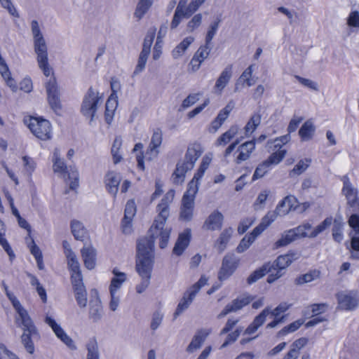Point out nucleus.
Segmentation results:
<instances>
[{
  "label": "nucleus",
  "instance_id": "nucleus-1",
  "mask_svg": "<svg viewBox=\"0 0 359 359\" xmlns=\"http://www.w3.org/2000/svg\"><path fill=\"white\" fill-rule=\"evenodd\" d=\"M173 195L169 198L168 194L164 196L156 207L158 212L153 224L148 231L149 236L140 238L137 243L136 270L142 280L136 286L137 293H142L149 286L151 273L154 262V243L159 238V247L165 248L168 243L171 229L165 228V224L170 215V204Z\"/></svg>",
  "mask_w": 359,
  "mask_h": 359
},
{
  "label": "nucleus",
  "instance_id": "nucleus-2",
  "mask_svg": "<svg viewBox=\"0 0 359 359\" xmlns=\"http://www.w3.org/2000/svg\"><path fill=\"white\" fill-rule=\"evenodd\" d=\"M31 27L34 38V48L37 55L36 60L39 67L46 77L50 75L53 76L52 68L48 64L47 45L37 20H32ZM46 88L48 103L51 109L57 112V110L61 109L62 106L56 79L54 76L50 78L46 84Z\"/></svg>",
  "mask_w": 359,
  "mask_h": 359
},
{
  "label": "nucleus",
  "instance_id": "nucleus-3",
  "mask_svg": "<svg viewBox=\"0 0 359 359\" xmlns=\"http://www.w3.org/2000/svg\"><path fill=\"white\" fill-rule=\"evenodd\" d=\"M2 286L4 289L8 299L11 302L13 308L18 313V316L16 317V323L22 327L23 334L21 336L22 343L23 344L26 351L32 354L34 352V345L32 339V335L37 333L36 327L34 326L30 316L27 310L21 305L18 298L8 290L7 285L3 282Z\"/></svg>",
  "mask_w": 359,
  "mask_h": 359
},
{
  "label": "nucleus",
  "instance_id": "nucleus-4",
  "mask_svg": "<svg viewBox=\"0 0 359 359\" xmlns=\"http://www.w3.org/2000/svg\"><path fill=\"white\" fill-rule=\"evenodd\" d=\"M2 286L4 289L8 299L11 302L13 308L18 313V316L16 317V323L22 327L23 334L21 336L22 343L23 344L26 351L32 354L34 352V345L32 339V335L37 333L36 327L34 326L30 316L27 310L21 305L18 298L8 290L7 285L3 282Z\"/></svg>",
  "mask_w": 359,
  "mask_h": 359
},
{
  "label": "nucleus",
  "instance_id": "nucleus-5",
  "mask_svg": "<svg viewBox=\"0 0 359 359\" xmlns=\"http://www.w3.org/2000/svg\"><path fill=\"white\" fill-rule=\"evenodd\" d=\"M62 246L67 259L69 270L72 273L71 282L75 293L76 302L81 308H84L87 305V292L83 283L80 264L76 255L69 248L67 241H64Z\"/></svg>",
  "mask_w": 359,
  "mask_h": 359
},
{
  "label": "nucleus",
  "instance_id": "nucleus-6",
  "mask_svg": "<svg viewBox=\"0 0 359 359\" xmlns=\"http://www.w3.org/2000/svg\"><path fill=\"white\" fill-rule=\"evenodd\" d=\"M333 219L332 217H326L320 224L311 230V225L309 223H304L298 226L295 229H290L282 234L281 237L277 240L273 246V250L285 247L292 243L298 237H310L315 238L318 234L328 228L332 223Z\"/></svg>",
  "mask_w": 359,
  "mask_h": 359
},
{
  "label": "nucleus",
  "instance_id": "nucleus-7",
  "mask_svg": "<svg viewBox=\"0 0 359 359\" xmlns=\"http://www.w3.org/2000/svg\"><path fill=\"white\" fill-rule=\"evenodd\" d=\"M289 141L290 137L288 135H282L274 140L273 151L266 160L257 166L252 175V180L264 177L273 167L279 164L284 159L287 152L285 145Z\"/></svg>",
  "mask_w": 359,
  "mask_h": 359
},
{
  "label": "nucleus",
  "instance_id": "nucleus-8",
  "mask_svg": "<svg viewBox=\"0 0 359 359\" xmlns=\"http://www.w3.org/2000/svg\"><path fill=\"white\" fill-rule=\"evenodd\" d=\"M202 153V147L198 143L194 142L188 147L184 161L177 164L172 175L173 184H180L184 182L186 173L194 168L196 161Z\"/></svg>",
  "mask_w": 359,
  "mask_h": 359
},
{
  "label": "nucleus",
  "instance_id": "nucleus-9",
  "mask_svg": "<svg viewBox=\"0 0 359 359\" xmlns=\"http://www.w3.org/2000/svg\"><path fill=\"white\" fill-rule=\"evenodd\" d=\"M53 169L57 173L66 183L69 182V189L76 191L79 187V172L74 168L67 167L63 160L60 158V152L55 149L53 154Z\"/></svg>",
  "mask_w": 359,
  "mask_h": 359
},
{
  "label": "nucleus",
  "instance_id": "nucleus-10",
  "mask_svg": "<svg viewBox=\"0 0 359 359\" xmlns=\"http://www.w3.org/2000/svg\"><path fill=\"white\" fill-rule=\"evenodd\" d=\"M239 141L231 143L224 151V158L229 160L233 157V161L236 164H240L247 161L255 149V140L246 141L238 145Z\"/></svg>",
  "mask_w": 359,
  "mask_h": 359
},
{
  "label": "nucleus",
  "instance_id": "nucleus-11",
  "mask_svg": "<svg viewBox=\"0 0 359 359\" xmlns=\"http://www.w3.org/2000/svg\"><path fill=\"white\" fill-rule=\"evenodd\" d=\"M24 121L32 133L41 140H48L52 137V127L50 123L42 118L29 116L25 118Z\"/></svg>",
  "mask_w": 359,
  "mask_h": 359
},
{
  "label": "nucleus",
  "instance_id": "nucleus-12",
  "mask_svg": "<svg viewBox=\"0 0 359 359\" xmlns=\"http://www.w3.org/2000/svg\"><path fill=\"white\" fill-rule=\"evenodd\" d=\"M197 192V185H194L193 182H189L182 199L180 215L182 220L188 222L192 219L194 210V201Z\"/></svg>",
  "mask_w": 359,
  "mask_h": 359
},
{
  "label": "nucleus",
  "instance_id": "nucleus-13",
  "mask_svg": "<svg viewBox=\"0 0 359 359\" xmlns=\"http://www.w3.org/2000/svg\"><path fill=\"white\" fill-rule=\"evenodd\" d=\"M205 1L191 0L185 10H184L187 1L180 0L171 21L170 28L172 29L177 28L180 24L182 18H188L191 17Z\"/></svg>",
  "mask_w": 359,
  "mask_h": 359
},
{
  "label": "nucleus",
  "instance_id": "nucleus-14",
  "mask_svg": "<svg viewBox=\"0 0 359 359\" xmlns=\"http://www.w3.org/2000/svg\"><path fill=\"white\" fill-rule=\"evenodd\" d=\"M208 278L204 276H201L200 279L191 286L184 294L182 299L178 304L177 309L175 311L174 316L177 317L187 309L191 304L194 299L200 290L207 284Z\"/></svg>",
  "mask_w": 359,
  "mask_h": 359
},
{
  "label": "nucleus",
  "instance_id": "nucleus-15",
  "mask_svg": "<svg viewBox=\"0 0 359 359\" xmlns=\"http://www.w3.org/2000/svg\"><path fill=\"white\" fill-rule=\"evenodd\" d=\"M100 101L98 93H95L92 87H90L85 95L81 107L82 114L90 118L91 121L95 116L97 104Z\"/></svg>",
  "mask_w": 359,
  "mask_h": 359
},
{
  "label": "nucleus",
  "instance_id": "nucleus-16",
  "mask_svg": "<svg viewBox=\"0 0 359 359\" xmlns=\"http://www.w3.org/2000/svg\"><path fill=\"white\" fill-rule=\"evenodd\" d=\"M297 259V254L291 250L285 255H279L273 262V264H270L271 270L273 269L277 270V271L276 274L271 273L268 276V283H271L280 278L281 276L280 271L287 268Z\"/></svg>",
  "mask_w": 359,
  "mask_h": 359
},
{
  "label": "nucleus",
  "instance_id": "nucleus-17",
  "mask_svg": "<svg viewBox=\"0 0 359 359\" xmlns=\"http://www.w3.org/2000/svg\"><path fill=\"white\" fill-rule=\"evenodd\" d=\"M343 188L342 194L346 196L347 205L353 212H359V197L358 191L353 188L347 175L342 177Z\"/></svg>",
  "mask_w": 359,
  "mask_h": 359
},
{
  "label": "nucleus",
  "instance_id": "nucleus-18",
  "mask_svg": "<svg viewBox=\"0 0 359 359\" xmlns=\"http://www.w3.org/2000/svg\"><path fill=\"white\" fill-rule=\"evenodd\" d=\"M240 259L233 255H226L222 263V266L218 271V279L220 281L228 279L237 269Z\"/></svg>",
  "mask_w": 359,
  "mask_h": 359
},
{
  "label": "nucleus",
  "instance_id": "nucleus-19",
  "mask_svg": "<svg viewBox=\"0 0 359 359\" xmlns=\"http://www.w3.org/2000/svg\"><path fill=\"white\" fill-rule=\"evenodd\" d=\"M253 299L254 297L250 295H245L233 299L231 304H227L218 314L217 318L221 319L232 311H237L243 309L244 306L248 305Z\"/></svg>",
  "mask_w": 359,
  "mask_h": 359
},
{
  "label": "nucleus",
  "instance_id": "nucleus-20",
  "mask_svg": "<svg viewBox=\"0 0 359 359\" xmlns=\"http://www.w3.org/2000/svg\"><path fill=\"white\" fill-rule=\"evenodd\" d=\"M136 205L133 199L128 201L126 205L124 217L121 221V228L124 233L132 231V222L136 214Z\"/></svg>",
  "mask_w": 359,
  "mask_h": 359
},
{
  "label": "nucleus",
  "instance_id": "nucleus-21",
  "mask_svg": "<svg viewBox=\"0 0 359 359\" xmlns=\"http://www.w3.org/2000/svg\"><path fill=\"white\" fill-rule=\"evenodd\" d=\"M45 322L47 323L53 330L55 335L60 339L64 344H65L69 348L72 349L76 348L73 340L66 334L64 330L58 325L56 321L50 316H46Z\"/></svg>",
  "mask_w": 359,
  "mask_h": 359
},
{
  "label": "nucleus",
  "instance_id": "nucleus-22",
  "mask_svg": "<svg viewBox=\"0 0 359 359\" xmlns=\"http://www.w3.org/2000/svg\"><path fill=\"white\" fill-rule=\"evenodd\" d=\"M191 239V231L190 229H185L180 233L172 249V254L176 256H181L190 244Z\"/></svg>",
  "mask_w": 359,
  "mask_h": 359
},
{
  "label": "nucleus",
  "instance_id": "nucleus-23",
  "mask_svg": "<svg viewBox=\"0 0 359 359\" xmlns=\"http://www.w3.org/2000/svg\"><path fill=\"white\" fill-rule=\"evenodd\" d=\"M297 198L294 196H287L278 203L276 211L280 215H285L292 210H297Z\"/></svg>",
  "mask_w": 359,
  "mask_h": 359
},
{
  "label": "nucleus",
  "instance_id": "nucleus-24",
  "mask_svg": "<svg viewBox=\"0 0 359 359\" xmlns=\"http://www.w3.org/2000/svg\"><path fill=\"white\" fill-rule=\"evenodd\" d=\"M121 182L120 175L114 171H108L104 177V184L109 193L116 197Z\"/></svg>",
  "mask_w": 359,
  "mask_h": 359
},
{
  "label": "nucleus",
  "instance_id": "nucleus-25",
  "mask_svg": "<svg viewBox=\"0 0 359 359\" xmlns=\"http://www.w3.org/2000/svg\"><path fill=\"white\" fill-rule=\"evenodd\" d=\"M81 257L86 268L93 269L96 265L97 252L96 250L91 245L84 246L81 250Z\"/></svg>",
  "mask_w": 359,
  "mask_h": 359
},
{
  "label": "nucleus",
  "instance_id": "nucleus-26",
  "mask_svg": "<svg viewBox=\"0 0 359 359\" xmlns=\"http://www.w3.org/2000/svg\"><path fill=\"white\" fill-rule=\"evenodd\" d=\"M232 109L233 105H231V103H229L225 107L221 109L216 118L212 121L209 131L210 133H215L229 117Z\"/></svg>",
  "mask_w": 359,
  "mask_h": 359
},
{
  "label": "nucleus",
  "instance_id": "nucleus-27",
  "mask_svg": "<svg viewBox=\"0 0 359 359\" xmlns=\"http://www.w3.org/2000/svg\"><path fill=\"white\" fill-rule=\"evenodd\" d=\"M337 299L338 307L343 310H353L359 304V299L356 296L351 294H339Z\"/></svg>",
  "mask_w": 359,
  "mask_h": 359
},
{
  "label": "nucleus",
  "instance_id": "nucleus-28",
  "mask_svg": "<svg viewBox=\"0 0 359 359\" xmlns=\"http://www.w3.org/2000/svg\"><path fill=\"white\" fill-rule=\"evenodd\" d=\"M25 243L30 253L34 257L37 266L40 270L44 269L43 254L39 246L36 244L33 236L25 237Z\"/></svg>",
  "mask_w": 359,
  "mask_h": 359
},
{
  "label": "nucleus",
  "instance_id": "nucleus-29",
  "mask_svg": "<svg viewBox=\"0 0 359 359\" xmlns=\"http://www.w3.org/2000/svg\"><path fill=\"white\" fill-rule=\"evenodd\" d=\"M223 221V215L218 210H215L205 221L203 228L211 231L219 230L222 226Z\"/></svg>",
  "mask_w": 359,
  "mask_h": 359
},
{
  "label": "nucleus",
  "instance_id": "nucleus-30",
  "mask_svg": "<svg viewBox=\"0 0 359 359\" xmlns=\"http://www.w3.org/2000/svg\"><path fill=\"white\" fill-rule=\"evenodd\" d=\"M308 341L309 340L306 337H301L294 341L290 346V348L282 359H297L301 349L307 344Z\"/></svg>",
  "mask_w": 359,
  "mask_h": 359
},
{
  "label": "nucleus",
  "instance_id": "nucleus-31",
  "mask_svg": "<svg viewBox=\"0 0 359 359\" xmlns=\"http://www.w3.org/2000/svg\"><path fill=\"white\" fill-rule=\"evenodd\" d=\"M232 65H229L222 72L215 84V90L222 93L232 76Z\"/></svg>",
  "mask_w": 359,
  "mask_h": 359
},
{
  "label": "nucleus",
  "instance_id": "nucleus-32",
  "mask_svg": "<svg viewBox=\"0 0 359 359\" xmlns=\"http://www.w3.org/2000/svg\"><path fill=\"white\" fill-rule=\"evenodd\" d=\"M71 230L76 240L83 243H86L89 240L88 231L79 221L74 219L71 222Z\"/></svg>",
  "mask_w": 359,
  "mask_h": 359
},
{
  "label": "nucleus",
  "instance_id": "nucleus-33",
  "mask_svg": "<svg viewBox=\"0 0 359 359\" xmlns=\"http://www.w3.org/2000/svg\"><path fill=\"white\" fill-rule=\"evenodd\" d=\"M278 214L276 209L269 211L262 219L261 222L252 230L258 236L276 219Z\"/></svg>",
  "mask_w": 359,
  "mask_h": 359
},
{
  "label": "nucleus",
  "instance_id": "nucleus-34",
  "mask_svg": "<svg viewBox=\"0 0 359 359\" xmlns=\"http://www.w3.org/2000/svg\"><path fill=\"white\" fill-rule=\"evenodd\" d=\"M270 313L269 309H264L258 316H257L253 321L248 325L245 330V333L251 335L257 332L258 328L261 327L265 322L266 316Z\"/></svg>",
  "mask_w": 359,
  "mask_h": 359
},
{
  "label": "nucleus",
  "instance_id": "nucleus-35",
  "mask_svg": "<svg viewBox=\"0 0 359 359\" xmlns=\"http://www.w3.org/2000/svg\"><path fill=\"white\" fill-rule=\"evenodd\" d=\"M114 276L111 280L109 285L110 295L116 294L117 290L121 288L122 284L126 280V274L123 272H119L116 269L112 271Z\"/></svg>",
  "mask_w": 359,
  "mask_h": 359
},
{
  "label": "nucleus",
  "instance_id": "nucleus-36",
  "mask_svg": "<svg viewBox=\"0 0 359 359\" xmlns=\"http://www.w3.org/2000/svg\"><path fill=\"white\" fill-rule=\"evenodd\" d=\"M316 132V126L311 120L306 121L299 130V135L302 141H309L313 138Z\"/></svg>",
  "mask_w": 359,
  "mask_h": 359
},
{
  "label": "nucleus",
  "instance_id": "nucleus-37",
  "mask_svg": "<svg viewBox=\"0 0 359 359\" xmlns=\"http://www.w3.org/2000/svg\"><path fill=\"white\" fill-rule=\"evenodd\" d=\"M118 106V96L109 95L105 104L104 117L107 123H110L112 121L114 111Z\"/></svg>",
  "mask_w": 359,
  "mask_h": 359
},
{
  "label": "nucleus",
  "instance_id": "nucleus-38",
  "mask_svg": "<svg viewBox=\"0 0 359 359\" xmlns=\"http://www.w3.org/2000/svg\"><path fill=\"white\" fill-rule=\"evenodd\" d=\"M261 120L262 116L259 113H254L251 116L243 128L246 137H250L256 130L261 123Z\"/></svg>",
  "mask_w": 359,
  "mask_h": 359
},
{
  "label": "nucleus",
  "instance_id": "nucleus-39",
  "mask_svg": "<svg viewBox=\"0 0 359 359\" xmlns=\"http://www.w3.org/2000/svg\"><path fill=\"white\" fill-rule=\"evenodd\" d=\"M238 126H232L230 128L222 133L216 140L215 145L216 146H224L229 143L237 135L238 133Z\"/></svg>",
  "mask_w": 359,
  "mask_h": 359
},
{
  "label": "nucleus",
  "instance_id": "nucleus-40",
  "mask_svg": "<svg viewBox=\"0 0 359 359\" xmlns=\"http://www.w3.org/2000/svg\"><path fill=\"white\" fill-rule=\"evenodd\" d=\"M233 233V229L231 227L226 228L220 233L219 238L216 241V245L218 251L222 252L226 248L228 243L229 242Z\"/></svg>",
  "mask_w": 359,
  "mask_h": 359
},
{
  "label": "nucleus",
  "instance_id": "nucleus-41",
  "mask_svg": "<svg viewBox=\"0 0 359 359\" xmlns=\"http://www.w3.org/2000/svg\"><path fill=\"white\" fill-rule=\"evenodd\" d=\"M211 163V158L208 156H203L202 161L198 168L197 171L194 174L193 180L190 182H193L194 185H197L198 187V182L204 175L205 170L208 168Z\"/></svg>",
  "mask_w": 359,
  "mask_h": 359
},
{
  "label": "nucleus",
  "instance_id": "nucleus-42",
  "mask_svg": "<svg viewBox=\"0 0 359 359\" xmlns=\"http://www.w3.org/2000/svg\"><path fill=\"white\" fill-rule=\"evenodd\" d=\"M271 272V266L270 264L267 263L264 264L262 267L259 269L254 271L248 278L247 283L249 285H251L260 278H262L263 276H264L267 273Z\"/></svg>",
  "mask_w": 359,
  "mask_h": 359
},
{
  "label": "nucleus",
  "instance_id": "nucleus-43",
  "mask_svg": "<svg viewBox=\"0 0 359 359\" xmlns=\"http://www.w3.org/2000/svg\"><path fill=\"white\" fill-rule=\"evenodd\" d=\"M162 140H163L162 131L160 128H157L156 130H154V132L151 136V142L149 145V151L152 153L154 152L155 154V155H157L158 153V149L161 145Z\"/></svg>",
  "mask_w": 359,
  "mask_h": 359
},
{
  "label": "nucleus",
  "instance_id": "nucleus-44",
  "mask_svg": "<svg viewBox=\"0 0 359 359\" xmlns=\"http://www.w3.org/2000/svg\"><path fill=\"white\" fill-rule=\"evenodd\" d=\"M194 39L192 36L184 38L172 51L174 58H178L182 56L188 48V47L194 42Z\"/></svg>",
  "mask_w": 359,
  "mask_h": 359
},
{
  "label": "nucleus",
  "instance_id": "nucleus-45",
  "mask_svg": "<svg viewBox=\"0 0 359 359\" xmlns=\"http://www.w3.org/2000/svg\"><path fill=\"white\" fill-rule=\"evenodd\" d=\"M253 67L254 65H250L243 71L238 78L236 85L241 83L243 86H247L248 87H250L254 84L252 79Z\"/></svg>",
  "mask_w": 359,
  "mask_h": 359
},
{
  "label": "nucleus",
  "instance_id": "nucleus-46",
  "mask_svg": "<svg viewBox=\"0 0 359 359\" xmlns=\"http://www.w3.org/2000/svg\"><path fill=\"white\" fill-rule=\"evenodd\" d=\"M208 334L209 333L207 332L200 330L192 339V341L188 346L187 351L188 352H193L200 348Z\"/></svg>",
  "mask_w": 359,
  "mask_h": 359
},
{
  "label": "nucleus",
  "instance_id": "nucleus-47",
  "mask_svg": "<svg viewBox=\"0 0 359 359\" xmlns=\"http://www.w3.org/2000/svg\"><path fill=\"white\" fill-rule=\"evenodd\" d=\"M27 276L30 278V284L32 286L35 287L38 294L43 301L46 303L47 301V294L45 288L41 285L39 279L35 275L27 273Z\"/></svg>",
  "mask_w": 359,
  "mask_h": 359
},
{
  "label": "nucleus",
  "instance_id": "nucleus-48",
  "mask_svg": "<svg viewBox=\"0 0 359 359\" xmlns=\"http://www.w3.org/2000/svg\"><path fill=\"white\" fill-rule=\"evenodd\" d=\"M257 236H258L257 234L254 233L253 231H252V232H250V233L246 234L237 246V252L242 253L245 252L247 249L249 248V247L255 241Z\"/></svg>",
  "mask_w": 359,
  "mask_h": 359
},
{
  "label": "nucleus",
  "instance_id": "nucleus-49",
  "mask_svg": "<svg viewBox=\"0 0 359 359\" xmlns=\"http://www.w3.org/2000/svg\"><path fill=\"white\" fill-rule=\"evenodd\" d=\"M152 4L153 0H139L134 13L135 16L140 20L149 10Z\"/></svg>",
  "mask_w": 359,
  "mask_h": 359
},
{
  "label": "nucleus",
  "instance_id": "nucleus-50",
  "mask_svg": "<svg viewBox=\"0 0 359 359\" xmlns=\"http://www.w3.org/2000/svg\"><path fill=\"white\" fill-rule=\"evenodd\" d=\"M87 359H99L98 345L95 337L91 338L86 344Z\"/></svg>",
  "mask_w": 359,
  "mask_h": 359
},
{
  "label": "nucleus",
  "instance_id": "nucleus-51",
  "mask_svg": "<svg viewBox=\"0 0 359 359\" xmlns=\"http://www.w3.org/2000/svg\"><path fill=\"white\" fill-rule=\"evenodd\" d=\"M320 276V272L317 270L311 271L306 273L298 276L294 282L297 285H302L304 283H310Z\"/></svg>",
  "mask_w": 359,
  "mask_h": 359
},
{
  "label": "nucleus",
  "instance_id": "nucleus-52",
  "mask_svg": "<svg viewBox=\"0 0 359 359\" xmlns=\"http://www.w3.org/2000/svg\"><path fill=\"white\" fill-rule=\"evenodd\" d=\"M121 144V140L117 137L115 138L111 149V153L114 164L118 163L122 160V156L120 152Z\"/></svg>",
  "mask_w": 359,
  "mask_h": 359
},
{
  "label": "nucleus",
  "instance_id": "nucleus-53",
  "mask_svg": "<svg viewBox=\"0 0 359 359\" xmlns=\"http://www.w3.org/2000/svg\"><path fill=\"white\" fill-rule=\"evenodd\" d=\"M156 29V28H151L150 29L144 40L143 43V47L142 50H147V52L150 53L151 46L153 43V41L155 38Z\"/></svg>",
  "mask_w": 359,
  "mask_h": 359
},
{
  "label": "nucleus",
  "instance_id": "nucleus-54",
  "mask_svg": "<svg viewBox=\"0 0 359 359\" xmlns=\"http://www.w3.org/2000/svg\"><path fill=\"white\" fill-rule=\"evenodd\" d=\"M311 162L310 159L300 160L293 168V169L290 171V175H299L304 172L309 165V163Z\"/></svg>",
  "mask_w": 359,
  "mask_h": 359
},
{
  "label": "nucleus",
  "instance_id": "nucleus-55",
  "mask_svg": "<svg viewBox=\"0 0 359 359\" xmlns=\"http://www.w3.org/2000/svg\"><path fill=\"white\" fill-rule=\"evenodd\" d=\"M304 321L302 319H299L297 320H295L287 326L284 327L280 331V334L282 335H285L290 332H294L297 331L303 324Z\"/></svg>",
  "mask_w": 359,
  "mask_h": 359
},
{
  "label": "nucleus",
  "instance_id": "nucleus-56",
  "mask_svg": "<svg viewBox=\"0 0 359 359\" xmlns=\"http://www.w3.org/2000/svg\"><path fill=\"white\" fill-rule=\"evenodd\" d=\"M219 22L220 20L217 18L210 25L205 36V43L207 44L211 45V41L217 31Z\"/></svg>",
  "mask_w": 359,
  "mask_h": 359
},
{
  "label": "nucleus",
  "instance_id": "nucleus-57",
  "mask_svg": "<svg viewBox=\"0 0 359 359\" xmlns=\"http://www.w3.org/2000/svg\"><path fill=\"white\" fill-rule=\"evenodd\" d=\"M149 54V53L147 52V50L141 51L134 74H138L144 69Z\"/></svg>",
  "mask_w": 359,
  "mask_h": 359
},
{
  "label": "nucleus",
  "instance_id": "nucleus-58",
  "mask_svg": "<svg viewBox=\"0 0 359 359\" xmlns=\"http://www.w3.org/2000/svg\"><path fill=\"white\" fill-rule=\"evenodd\" d=\"M102 306L100 301H97L94 306H90V318L93 319V322H97L101 318Z\"/></svg>",
  "mask_w": 359,
  "mask_h": 359
},
{
  "label": "nucleus",
  "instance_id": "nucleus-59",
  "mask_svg": "<svg viewBox=\"0 0 359 359\" xmlns=\"http://www.w3.org/2000/svg\"><path fill=\"white\" fill-rule=\"evenodd\" d=\"M342 227L343 224L341 222H334V224L332 228V237L333 239L338 243H340L344 238Z\"/></svg>",
  "mask_w": 359,
  "mask_h": 359
},
{
  "label": "nucleus",
  "instance_id": "nucleus-60",
  "mask_svg": "<svg viewBox=\"0 0 359 359\" xmlns=\"http://www.w3.org/2000/svg\"><path fill=\"white\" fill-rule=\"evenodd\" d=\"M210 49V44H207L205 43L204 45H202L199 47V48L195 53L194 55H196L198 58H200L201 61L203 62L204 60L208 57Z\"/></svg>",
  "mask_w": 359,
  "mask_h": 359
},
{
  "label": "nucleus",
  "instance_id": "nucleus-61",
  "mask_svg": "<svg viewBox=\"0 0 359 359\" xmlns=\"http://www.w3.org/2000/svg\"><path fill=\"white\" fill-rule=\"evenodd\" d=\"M291 306L292 304H289L287 302H281L272 311H270V313L274 317H282L281 314L286 312Z\"/></svg>",
  "mask_w": 359,
  "mask_h": 359
},
{
  "label": "nucleus",
  "instance_id": "nucleus-62",
  "mask_svg": "<svg viewBox=\"0 0 359 359\" xmlns=\"http://www.w3.org/2000/svg\"><path fill=\"white\" fill-rule=\"evenodd\" d=\"M240 330L238 329L235 330L234 331L228 334L225 341L222 344L220 348H224L226 347L228 345L233 344L235 342L240 335Z\"/></svg>",
  "mask_w": 359,
  "mask_h": 359
},
{
  "label": "nucleus",
  "instance_id": "nucleus-63",
  "mask_svg": "<svg viewBox=\"0 0 359 359\" xmlns=\"http://www.w3.org/2000/svg\"><path fill=\"white\" fill-rule=\"evenodd\" d=\"M347 25L351 27H359V12L351 11L347 18Z\"/></svg>",
  "mask_w": 359,
  "mask_h": 359
},
{
  "label": "nucleus",
  "instance_id": "nucleus-64",
  "mask_svg": "<svg viewBox=\"0 0 359 359\" xmlns=\"http://www.w3.org/2000/svg\"><path fill=\"white\" fill-rule=\"evenodd\" d=\"M0 359H19L13 352L9 351L4 344H0Z\"/></svg>",
  "mask_w": 359,
  "mask_h": 359
}]
</instances>
